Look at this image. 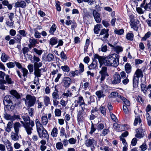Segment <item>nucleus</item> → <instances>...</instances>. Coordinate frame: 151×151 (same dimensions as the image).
Wrapping results in <instances>:
<instances>
[{
    "instance_id": "obj_9",
    "label": "nucleus",
    "mask_w": 151,
    "mask_h": 151,
    "mask_svg": "<svg viewBox=\"0 0 151 151\" xmlns=\"http://www.w3.org/2000/svg\"><path fill=\"white\" fill-rule=\"evenodd\" d=\"M107 90L105 88H102L101 90L97 91L96 93V95L99 99L104 97L106 96L105 94L107 93Z\"/></svg>"
},
{
    "instance_id": "obj_10",
    "label": "nucleus",
    "mask_w": 151,
    "mask_h": 151,
    "mask_svg": "<svg viewBox=\"0 0 151 151\" xmlns=\"http://www.w3.org/2000/svg\"><path fill=\"white\" fill-rule=\"evenodd\" d=\"M137 134H135V137L137 138H141L143 137L144 135V132L145 131L141 128H139L136 129Z\"/></svg>"
},
{
    "instance_id": "obj_12",
    "label": "nucleus",
    "mask_w": 151,
    "mask_h": 151,
    "mask_svg": "<svg viewBox=\"0 0 151 151\" xmlns=\"http://www.w3.org/2000/svg\"><path fill=\"white\" fill-rule=\"evenodd\" d=\"M109 46L111 47L112 51H115L117 54H119L120 52H122L123 51V48L119 46H113L110 43L108 44Z\"/></svg>"
},
{
    "instance_id": "obj_55",
    "label": "nucleus",
    "mask_w": 151,
    "mask_h": 151,
    "mask_svg": "<svg viewBox=\"0 0 151 151\" xmlns=\"http://www.w3.org/2000/svg\"><path fill=\"white\" fill-rule=\"evenodd\" d=\"M72 94L70 91L68 90L66 93H64L63 94V95L68 97V96H70Z\"/></svg>"
},
{
    "instance_id": "obj_64",
    "label": "nucleus",
    "mask_w": 151,
    "mask_h": 151,
    "mask_svg": "<svg viewBox=\"0 0 151 151\" xmlns=\"http://www.w3.org/2000/svg\"><path fill=\"white\" fill-rule=\"evenodd\" d=\"M104 128V124L102 123L98 124L97 126V129L98 130L102 129Z\"/></svg>"
},
{
    "instance_id": "obj_25",
    "label": "nucleus",
    "mask_w": 151,
    "mask_h": 151,
    "mask_svg": "<svg viewBox=\"0 0 151 151\" xmlns=\"http://www.w3.org/2000/svg\"><path fill=\"white\" fill-rule=\"evenodd\" d=\"M101 25L100 24H97L94 27L93 31L94 33L96 34H99V32L100 30Z\"/></svg>"
},
{
    "instance_id": "obj_62",
    "label": "nucleus",
    "mask_w": 151,
    "mask_h": 151,
    "mask_svg": "<svg viewBox=\"0 0 151 151\" xmlns=\"http://www.w3.org/2000/svg\"><path fill=\"white\" fill-rule=\"evenodd\" d=\"M27 68L30 73H32L33 71V65L32 64H29L28 65Z\"/></svg>"
},
{
    "instance_id": "obj_23",
    "label": "nucleus",
    "mask_w": 151,
    "mask_h": 151,
    "mask_svg": "<svg viewBox=\"0 0 151 151\" xmlns=\"http://www.w3.org/2000/svg\"><path fill=\"white\" fill-rule=\"evenodd\" d=\"M21 126V124L18 122H16L14 124L13 126L15 132L19 133Z\"/></svg>"
},
{
    "instance_id": "obj_17",
    "label": "nucleus",
    "mask_w": 151,
    "mask_h": 151,
    "mask_svg": "<svg viewBox=\"0 0 151 151\" xmlns=\"http://www.w3.org/2000/svg\"><path fill=\"white\" fill-rule=\"evenodd\" d=\"M40 133H38L39 136L40 137H44L46 139H48L49 138L48 134L47 131L45 129H43L41 132H40Z\"/></svg>"
},
{
    "instance_id": "obj_29",
    "label": "nucleus",
    "mask_w": 151,
    "mask_h": 151,
    "mask_svg": "<svg viewBox=\"0 0 151 151\" xmlns=\"http://www.w3.org/2000/svg\"><path fill=\"white\" fill-rule=\"evenodd\" d=\"M8 55L5 53H2L1 57V60L3 62H5L8 60Z\"/></svg>"
},
{
    "instance_id": "obj_5",
    "label": "nucleus",
    "mask_w": 151,
    "mask_h": 151,
    "mask_svg": "<svg viewBox=\"0 0 151 151\" xmlns=\"http://www.w3.org/2000/svg\"><path fill=\"white\" fill-rule=\"evenodd\" d=\"M107 68L105 66H103L101 68V70L99 71V73L100 76H101V78L100 79L101 83L102 81H104L106 77L109 76L107 72Z\"/></svg>"
},
{
    "instance_id": "obj_49",
    "label": "nucleus",
    "mask_w": 151,
    "mask_h": 151,
    "mask_svg": "<svg viewBox=\"0 0 151 151\" xmlns=\"http://www.w3.org/2000/svg\"><path fill=\"white\" fill-rule=\"evenodd\" d=\"M63 70L64 72H68L70 70L69 67L67 65L62 66L61 67Z\"/></svg>"
},
{
    "instance_id": "obj_13",
    "label": "nucleus",
    "mask_w": 151,
    "mask_h": 151,
    "mask_svg": "<svg viewBox=\"0 0 151 151\" xmlns=\"http://www.w3.org/2000/svg\"><path fill=\"white\" fill-rule=\"evenodd\" d=\"M93 14L96 22L99 23L101 21V19L100 18V14L96 11L94 10L93 12Z\"/></svg>"
},
{
    "instance_id": "obj_4",
    "label": "nucleus",
    "mask_w": 151,
    "mask_h": 151,
    "mask_svg": "<svg viewBox=\"0 0 151 151\" xmlns=\"http://www.w3.org/2000/svg\"><path fill=\"white\" fill-rule=\"evenodd\" d=\"M26 98L25 103L27 108L34 106L36 101V98L35 96H32L30 95H27Z\"/></svg>"
},
{
    "instance_id": "obj_50",
    "label": "nucleus",
    "mask_w": 151,
    "mask_h": 151,
    "mask_svg": "<svg viewBox=\"0 0 151 151\" xmlns=\"http://www.w3.org/2000/svg\"><path fill=\"white\" fill-rule=\"evenodd\" d=\"M33 50L39 55H40L42 52V50H38L36 48H33Z\"/></svg>"
},
{
    "instance_id": "obj_59",
    "label": "nucleus",
    "mask_w": 151,
    "mask_h": 151,
    "mask_svg": "<svg viewBox=\"0 0 151 151\" xmlns=\"http://www.w3.org/2000/svg\"><path fill=\"white\" fill-rule=\"evenodd\" d=\"M28 111H29V114L31 116H32L33 115V112L34 109L33 108H28Z\"/></svg>"
},
{
    "instance_id": "obj_58",
    "label": "nucleus",
    "mask_w": 151,
    "mask_h": 151,
    "mask_svg": "<svg viewBox=\"0 0 151 151\" xmlns=\"http://www.w3.org/2000/svg\"><path fill=\"white\" fill-rule=\"evenodd\" d=\"M109 129H104L101 133V134L103 136H105L109 132Z\"/></svg>"
},
{
    "instance_id": "obj_24",
    "label": "nucleus",
    "mask_w": 151,
    "mask_h": 151,
    "mask_svg": "<svg viewBox=\"0 0 151 151\" xmlns=\"http://www.w3.org/2000/svg\"><path fill=\"white\" fill-rule=\"evenodd\" d=\"M125 70L126 72L129 74L131 72L132 66L129 63H127L125 65Z\"/></svg>"
},
{
    "instance_id": "obj_32",
    "label": "nucleus",
    "mask_w": 151,
    "mask_h": 151,
    "mask_svg": "<svg viewBox=\"0 0 151 151\" xmlns=\"http://www.w3.org/2000/svg\"><path fill=\"white\" fill-rule=\"evenodd\" d=\"M58 133V129L54 127L52 131L51 135L52 137H56L57 136Z\"/></svg>"
},
{
    "instance_id": "obj_27",
    "label": "nucleus",
    "mask_w": 151,
    "mask_h": 151,
    "mask_svg": "<svg viewBox=\"0 0 151 151\" xmlns=\"http://www.w3.org/2000/svg\"><path fill=\"white\" fill-rule=\"evenodd\" d=\"M58 42V38L56 37H52L51 38L50 40V43L52 45H53L57 44Z\"/></svg>"
},
{
    "instance_id": "obj_18",
    "label": "nucleus",
    "mask_w": 151,
    "mask_h": 151,
    "mask_svg": "<svg viewBox=\"0 0 151 151\" xmlns=\"http://www.w3.org/2000/svg\"><path fill=\"white\" fill-rule=\"evenodd\" d=\"M33 60H32L31 61V62L32 63H34V67H35V64H37V66H39V64L40 63V64H41V65H42V62H40L39 63H37L40 60V58L38 57L35 56V55H34L33 56Z\"/></svg>"
},
{
    "instance_id": "obj_37",
    "label": "nucleus",
    "mask_w": 151,
    "mask_h": 151,
    "mask_svg": "<svg viewBox=\"0 0 151 151\" xmlns=\"http://www.w3.org/2000/svg\"><path fill=\"white\" fill-rule=\"evenodd\" d=\"M5 79L8 83L11 84L13 83L14 82L12 81L11 79L9 77L8 75H6L5 77Z\"/></svg>"
},
{
    "instance_id": "obj_38",
    "label": "nucleus",
    "mask_w": 151,
    "mask_h": 151,
    "mask_svg": "<svg viewBox=\"0 0 151 151\" xmlns=\"http://www.w3.org/2000/svg\"><path fill=\"white\" fill-rule=\"evenodd\" d=\"M56 147L58 150L63 149V145L61 142H58L56 143Z\"/></svg>"
},
{
    "instance_id": "obj_34",
    "label": "nucleus",
    "mask_w": 151,
    "mask_h": 151,
    "mask_svg": "<svg viewBox=\"0 0 151 151\" xmlns=\"http://www.w3.org/2000/svg\"><path fill=\"white\" fill-rule=\"evenodd\" d=\"M29 42L30 44L33 45L34 46H35L37 44H38L37 40L35 38L29 39Z\"/></svg>"
},
{
    "instance_id": "obj_35",
    "label": "nucleus",
    "mask_w": 151,
    "mask_h": 151,
    "mask_svg": "<svg viewBox=\"0 0 151 151\" xmlns=\"http://www.w3.org/2000/svg\"><path fill=\"white\" fill-rule=\"evenodd\" d=\"M144 9L147 11H150L151 10V0L150 2L147 4L146 3L145 6L144 7Z\"/></svg>"
},
{
    "instance_id": "obj_41",
    "label": "nucleus",
    "mask_w": 151,
    "mask_h": 151,
    "mask_svg": "<svg viewBox=\"0 0 151 151\" xmlns=\"http://www.w3.org/2000/svg\"><path fill=\"white\" fill-rule=\"evenodd\" d=\"M134 36L133 34L132 33H128L126 36V38L128 40H132Z\"/></svg>"
},
{
    "instance_id": "obj_52",
    "label": "nucleus",
    "mask_w": 151,
    "mask_h": 151,
    "mask_svg": "<svg viewBox=\"0 0 151 151\" xmlns=\"http://www.w3.org/2000/svg\"><path fill=\"white\" fill-rule=\"evenodd\" d=\"M6 65L8 68H11L14 67L15 64L13 62H10L7 63Z\"/></svg>"
},
{
    "instance_id": "obj_44",
    "label": "nucleus",
    "mask_w": 151,
    "mask_h": 151,
    "mask_svg": "<svg viewBox=\"0 0 151 151\" xmlns=\"http://www.w3.org/2000/svg\"><path fill=\"white\" fill-rule=\"evenodd\" d=\"M138 122L139 124L141 122V119L139 117H137L135 118L134 123V125L136 126Z\"/></svg>"
},
{
    "instance_id": "obj_30",
    "label": "nucleus",
    "mask_w": 151,
    "mask_h": 151,
    "mask_svg": "<svg viewBox=\"0 0 151 151\" xmlns=\"http://www.w3.org/2000/svg\"><path fill=\"white\" fill-rule=\"evenodd\" d=\"M44 103L46 106H47L49 104H51L50 99L49 97L47 96L44 97Z\"/></svg>"
},
{
    "instance_id": "obj_19",
    "label": "nucleus",
    "mask_w": 151,
    "mask_h": 151,
    "mask_svg": "<svg viewBox=\"0 0 151 151\" xmlns=\"http://www.w3.org/2000/svg\"><path fill=\"white\" fill-rule=\"evenodd\" d=\"M143 75L142 73V71L140 69H138L136 71L135 74H134V77H137L139 79V78H142L143 77Z\"/></svg>"
},
{
    "instance_id": "obj_39",
    "label": "nucleus",
    "mask_w": 151,
    "mask_h": 151,
    "mask_svg": "<svg viewBox=\"0 0 151 151\" xmlns=\"http://www.w3.org/2000/svg\"><path fill=\"white\" fill-rule=\"evenodd\" d=\"M124 32V30L122 29H116L114 31L115 33L118 35H121L123 34Z\"/></svg>"
},
{
    "instance_id": "obj_1",
    "label": "nucleus",
    "mask_w": 151,
    "mask_h": 151,
    "mask_svg": "<svg viewBox=\"0 0 151 151\" xmlns=\"http://www.w3.org/2000/svg\"><path fill=\"white\" fill-rule=\"evenodd\" d=\"M11 95H7L4 97L3 103L6 108L9 111L14 110L17 104L20 103L19 100L21 96L15 90L10 91Z\"/></svg>"
},
{
    "instance_id": "obj_45",
    "label": "nucleus",
    "mask_w": 151,
    "mask_h": 151,
    "mask_svg": "<svg viewBox=\"0 0 151 151\" xmlns=\"http://www.w3.org/2000/svg\"><path fill=\"white\" fill-rule=\"evenodd\" d=\"M14 38L17 40L18 42L20 44V41L22 39V37L19 34H17L16 36L14 37Z\"/></svg>"
},
{
    "instance_id": "obj_28",
    "label": "nucleus",
    "mask_w": 151,
    "mask_h": 151,
    "mask_svg": "<svg viewBox=\"0 0 151 151\" xmlns=\"http://www.w3.org/2000/svg\"><path fill=\"white\" fill-rule=\"evenodd\" d=\"M139 79L137 77L133 78V85L134 88H137L138 85Z\"/></svg>"
},
{
    "instance_id": "obj_11",
    "label": "nucleus",
    "mask_w": 151,
    "mask_h": 151,
    "mask_svg": "<svg viewBox=\"0 0 151 151\" xmlns=\"http://www.w3.org/2000/svg\"><path fill=\"white\" fill-rule=\"evenodd\" d=\"M63 82L64 84L63 86L66 88L69 87L71 83V80L69 77H65L63 78Z\"/></svg>"
},
{
    "instance_id": "obj_20",
    "label": "nucleus",
    "mask_w": 151,
    "mask_h": 151,
    "mask_svg": "<svg viewBox=\"0 0 151 151\" xmlns=\"http://www.w3.org/2000/svg\"><path fill=\"white\" fill-rule=\"evenodd\" d=\"M95 58L93 59L92 63L88 66V68L89 69H93L96 68L97 65V61L95 59Z\"/></svg>"
},
{
    "instance_id": "obj_26",
    "label": "nucleus",
    "mask_w": 151,
    "mask_h": 151,
    "mask_svg": "<svg viewBox=\"0 0 151 151\" xmlns=\"http://www.w3.org/2000/svg\"><path fill=\"white\" fill-rule=\"evenodd\" d=\"M12 139L14 141H17L18 140L19 136L18 133L15 132L12 133L11 136Z\"/></svg>"
},
{
    "instance_id": "obj_31",
    "label": "nucleus",
    "mask_w": 151,
    "mask_h": 151,
    "mask_svg": "<svg viewBox=\"0 0 151 151\" xmlns=\"http://www.w3.org/2000/svg\"><path fill=\"white\" fill-rule=\"evenodd\" d=\"M54 55H53L51 53H49L47 56L46 59L45 61H47L48 62H50L54 59Z\"/></svg>"
},
{
    "instance_id": "obj_7",
    "label": "nucleus",
    "mask_w": 151,
    "mask_h": 151,
    "mask_svg": "<svg viewBox=\"0 0 151 151\" xmlns=\"http://www.w3.org/2000/svg\"><path fill=\"white\" fill-rule=\"evenodd\" d=\"M85 139H86L85 142V144L88 147L92 146L93 145L96 144V142L95 140L92 138L90 137L88 139L87 136V135L85 136Z\"/></svg>"
},
{
    "instance_id": "obj_54",
    "label": "nucleus",
    "mask_w": 151,
    "mask_h": 151,
    "mask_svg": "<svg viewBox=\"0 0 151 151\" xmlns=\"http://www.w3.org/2000/svg\"><path fill=\"white\" fill-rule=\"evenodd\" d=\"M61 111L59 109H56L55 110V115L56 116H59L61 115Z\"/></svg>"
},
{
    "instance_id": "obj_21",
    "label": "nucleus",
    "mask_w": 151,
    "mask_h": 151,
    "mask_svg": "<svg viewBox=\"0 0 151 151\" xmlns=\"http://www.w3.org/2000/svg\"><path fill=\"white\" fill-rule=\"evenodd\" d=\"M13 121L9 122L7 124V126L5 127V131L9 132L11 131V129L13 127Z\"/></svg>"
},
{
    "instance_id": "obj_43",
    "label": "nucleus",
    "mask_w": 151,
    "mask_h": 151,
    "mask_svg": "<svg viewBox=\"0 0 151 151\" xmlns=\"http://www.w3.org/2000/svg\"><path fill=\"white\" fill-rule=\"evenodd\" d=\"M22 72L23 73V76L24 77H27V75L28 74V70L25 68H22Z\"/></svg>"
},
{
    "instance_id": "obj_2",
    "label": "nucleus",
    "mask_w": 151,
    "mask_h": 151,
    "mask_svg": "<svg viewBox=\"0 0 151 151\" xmlns=\"http://www.w3.org/2000/svg\"><path fill=\"white\" fill-rule=\"evenodd\" d=\"M119 55L115 53L105 57L100 56L97 54H95L94 56V58L98 59L100 65L114 67H116L119 65Z\"/></svg>"
},
{
    "instance_id": "obj_46",
    "label": "nucleus",
    "mask_w": 151,
    "mask_h": 151,
    "mask_svg": "<svg viewBox=\"0 0 151 151\" xmlns=\"http://www.w3.org/2000/svg\"><path fill=\"white\" fill-rule=\"evenodd\" d=\"M141 90L144 93H145L147 91L146 86L145 84L141 83Z\"/></svg>"
},
{
    "instance_id": "obj_60",
    "label": "nucleus",
    "mask_w": 151,
    "mask_h": 151,
    "mask_svg": "<svg viewBox=\"0 0 151 151\" xmlns=\"http://www.w3.org/2000/svg\"><path fill=\"white\" fill-rule=\"evenodd\" d=\"M60 56L61 58L63 59L64 60H66L67 59V57L66 56V55L64 53L63 51H62L60 53Z\"/></svg>"
},
{
    "instance_id": "obj_16",
    "label": "nucleus",
    "mask_w": 151,
    "mask_h": 151,
    "mask_svg": "<svg viewBox=\"0 0 151 151\" xmlns=\"http://www.w3.org/2000/svg\"><path fill=\"white\" fill-rule=\"evenodd\" d=\"M26 6V4L25 1L23 0H22L20 1H18L15 3L14 7L16 8L21 7L24 8Z\"/></svg>"
},
{
    "instance_id": "obj_51",
    "label": "nucleus",
    "mask_w": 151,
    "mask_h": 151,
    "mask_svg": "<svg viewBox=\"0 0 151 151\" xmlns=\"http://www.w3.org/2000/svg\"><path fill=\"white\" fill-rule=\"evenodd\" d=\"M91 130L89 132L90 134H92L96 130V129L94 127V125L93 124L92 121H91Z\"/></svg>"
},
{
    "instance_id": "obj_6",
    "label": "nucleus",
    "mask_w": 151,
    "mask_h": 151,
    "mask_svg": "<svg viewBox=\"0 0 151 151\" xmlns=\"http://www.w3.org/2000/svg\"><path fill=\"white\" fill-rule=\"evenodd\" d=\"M109 29H106L104 28L102 29L99 35H103V37L100 38V39L104 42L106 40V39L107 38L109 37Z\"/></svg>"
},
{
    "instance_id": "obj_57",
    "label": "nucleus",
    "mask_w": 151,
    "mask_h": 151,
    "mask_svg": "<svg viewBox=\"0 0 151 151\" xmlns=\"http://www.w3.org/2000/svg\"><path fill=\"white\" fill-rule=\"evenodd\" d=\"M70 144H74L76 143V140L73 138L70 139L68 140Z\"/></svg>"
},
{
    "instance_id": "obj_56",
    "label": "nucleus",
    "mask_w": 151,
    "mask_h": 151,
    "mask_svg": "<svg viewBox=\"0 0 151 151\" xmlns=\"http://www.w3.org/2000/svg\"><path fill=\"white\" fill-rule=\"evenodd\" d=\"M119 137L120 140L122 141L124 145V146H127V144L125 139L124 137H121V136H120Z\"/></svg>"
},
{
    "instance_id": "obj_42",
    "label": "nucleus",
    "mask_w": 151,
    "mask_h": 151,
    "mask_svg": "<svg viewBox=\"0 0 151 151\" xmlns=\"http://www.w3.org/2000/svg\"><path fill=\"white\" fill-rule=\"evenodd\" d=\"M23 54L24 57H26V55L27 53L29 51V48L27 47H24L22 49Z\"/></svg>"
},
{
    "instance_id": "obj_36",
    "label": "nucleus",
    "mask_w": 151,
    "mask_h": 151,
    "mask_svg": "<svg viewBox=\"0 0 151 151\" xmlns=\"http://www.w3.org/2000/svg\"><path fill=\"white\" fill-rule=\"evenodd\" d=\"M56 29V26L55 24H53L49 30V32L51 34H53Z\"/></svg>"
},
{
    "instance_id": "obj_48",
    "label": "nucleus",
    "mask_w": 151,
    "mask_h": 151,
    "mask_svg": "<svg viewBox=\"0 0 151 151\" xmlns=\"http://www.w3.org/2000/svg\"><path fill=\"white\" fill-rule=\"evenodd\" d=\"M52 96L53 99H57L59 98L60 96L58 93L54 92L52 94Z\"/></svg>"
},
{
    "instance_id": "obj_53",
    "label": "nucleus",
    "mask_w": 151,
    "mask_h": 151,
    "mask_svg": "<svg viewBox=\"0 0 151 151\" xmlns=\"http://www.w3.org/2000/svg\"><path fill=\"white\" fill-rule=\"evenodd\" d=\"M19 34L22 35L23 37H26L27 36V33H26L24 30H20L19 31Z\"/></svg>"
},
{
    "instance_id": "obj_3",
    "label": "nucleus",
    "mask_w": 151,
    "mask_h": 151,
    "mask_svg": "<svg viewBox=\"0 0 151 151\" xmlns=\"http://www.w3.org/2000/svg\"><path fill=\"white\" fill-rule=\"evenodd\" d=\"M22 116L24 122L22 121L20 122L23 124L27 134H30L32 133V131L33 129L32 127L34 126V122L32 120H30L28 115H24Z\"/></svg>"
},
{
    "instance_id": "obj_40",
    "label": "nucleus",
    "mask_w": 151,
    "mask_h": 151,
    "mask_svg": "<svg viewBox=\"0 0 151 151\" xmlns=\"http://www.w3.org/2000/svg\"><path fill=\"white\" fill-rule=\"evenodd\" d=\"M118 93L117 92H111L109 96L108 97L109 99L112 98H116L117 97Z\"/></svg>"
},
{
    "instance_id": "obj_63",
    "label": "nucleus",
    "mask_w": 151,
    "mask_h": 151,
    "mask_svg": "<svg viewBox=\"0 0 151 151\" xmlns=\"http://www.w3.org/2000/svg\"><path fill=\"white\" fill-rule=\"evenodd\" d=\"M100 109L101 113L104 115L106 114V111L105 108L103 106H102L100 108Z\"/></svg>"
},
{
    "instance_id": "obj_33",
    "label": "nucleus",
    "mask_w": 151,
    "mask_h": 151,
    "mask_svg": "<svg viewBox=\"0 0 151 151\" xmlns=\"http://www.w3.org/2000/svg\"><path fill=\"white\" fill-rule=\"evenodd\" d=\"M42 122L43 125H46L48 123V119L47 116H43L41 118Z\"/></svg>"
},
{
    "instance_id": "obj_22",
    "label": "nucleus",
    "mask_w": 151,
    "mask_h": 151,
    "mask_svg": "<svg viewBox=\"0 0 151 151\" xmlns=\"http://www.w3.org/2000/svg\"><path fill=\"white\" fill-rule=\"evenodd\" d=\"M139 23V21L136 20V22H133L130 23V25L132 28L134 30L137 31L138 30V27L137 25Z\"/></svg>"
},
{
    "instance_id": "obj_8",
    "label": "nucleus",
    "mask_w": 151,
    "mask_h": 151,
    "mask_svg": "<svg viewBox=\"0 0 151 151\" xmlns=\"http://www.w3.org/2000/svg\"><path fill=\"white\" fill-rule=\"evenodd\" d=\"M40 64V63L39 64V66H37V64H35V67H34L35 70L34 74L35 76V78H36V77H40L42 74L41 72V69L39 68L42 66Z\"/></svg>"
},
{
    "instance_id": "obj_15",
    "label": "nucleus",
    "mask_w": 151,
    "mask_h": 151,
    "mask_svg": "<svg viewBox=\"0 0 151 151\" xmlns=\"http://www.w3.org/2000/svg\"><path fill=\"white\" fill-rule=\"evenodd\" d=\"M35 122L37 132L38 133H40V132H41L43 129H45L38 119H36Z\"/></svg>"
},
{
    "instance_id": "obj_47",
    "label": "nucleus",
    "mask_w": 151,
    "mask_h": 151,
    "mask_svg": "<svg viewBox=\"0 0 151 151\" xmlns=\"http://www.w3.org/2000/svg\"><path fill=\"white\" fill-rule=\"evenodd\" d=\"M84 101L83 97L82 96H79L78 97V99L74 101V103H77L78 104H81L82 102Z\"/></svg>"
},
{
    "instance_id": "obj_14",
    "label": "nucleus",
    "mask_w": 151,
    "mask_h": 151,
    "mask_svg": "<svg viewBox=\"0 0 151 151\" xmlns=\"http://www.w3.org/2000/svg\"><path fill=\"white\" fill-rule=\"evenodd\" d=\"M114 80L112 81L113 84H116L120 82L121 77L120 75L118 73H116L114 75Z\"/></svg>"
},
{
    "instance_id": "obj_61",
    "label": "nucleus",
    "mask_w": 151,
    "mask_h": 151,
    "mask_svg": "<svg viewBox=\"0 0 151 151\" xmlns=\"http://www.w3.org/2000/svg\"><path fill=\"white\" fill-rule=\"evenodd\" d=\"M137 138H133L131 141V144L132 146H135L137 143Z\"/></svg>"
}]
</instances>
